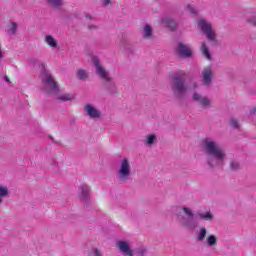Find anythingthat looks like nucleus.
Instances as JSON below:
<instances>
[{
	"instance_id": "1",
	"label": "nucleus",
	"mask_w": 256,
	"mask_h": 256,
	"mask_svg": "<svg viewBox=\"0 0 256 256\" xmlns=\"http://www.w3.org/2000/svg\"><path fill=\"white\" fill-rule=\"evenodd\" d=\"M201 147L204 151V155L206 156V164L209 169H215L225 165V158L227 157V154L217 141L213 140V138L206 137L202 140Z\"/></svg>"
},
{
	"instance_id": "2",
	"label": "nucleus",
	"mask_w": 256,
	"mask_h": 256,
	"mask_svg": "<svg viewBox=\"0 0 256 256\" xmlns=\"http://www.w3.org/2000/svg\"><path fill=\"white\" fill-rule=\"evenodd\" d=\"M170 89L176 101H185L187 99V91H189L187 74L185 72H174L170 76Z\"/></svg>"
},
{
	"instance_id": "3",
	"label": "nucleus",
	"mask_w": 256,
	"mask_h": 256,
	"mask_svg": "<svg viewBox=\"0 0 256 256\" xmlns=\"http://www.w3.org/2000/svg\"><path fill=\"white\" fill-rule=\"evenodd\" d=\"M91 63L93 67L96 69V74H98L101 79H103V87L108 95H119V89L117 88V83L111 76H109V72L103 68L101 64V59L99 56H91Z\"/></svg>"
},
{
	"instance_id": "4",
	"label": "nucleus",
	"mask_w": 256,
	"mask_h": 256,
	"mask_svg": "<svg viewBox=\"0 0 256 256\" xmlns=\"http://www.w3.org/2000/svg\"><path fill=\"white\" fill-rule=\"evenodd\" d=\"M174 215L176 216V221L181 225V227L192 230L197 228L195 213H193L191 208L183 206L182 209H176L174 211Z\"/></svg>"
},
{
	"instance_id": "5",
	"label": "nucleus",
	"mask_w": 256,
	"mask_h": 256,
	"mask_svg": "<svg viewBox=\"0 0 256 256\" xmlns=\"http://www.w3.org/2000/svg\"><path fill=\"white\" fill-rule=\"evenodd\" d=\"M46 65L45 63H42L39 65V70H40V79L46 87L48 93H51L52 95H59V85H57V82L53 79V76L49 74L47 71V68H45Z\"/></svg>"
},
{
	"instance_id": "6",
	"label": "nucleus",
	"mask_w": 256,
	"mask_h": 256,
	"mask_svg": "<svg viewBox=\"0 0 256 256\" xmlns=\"http://www.w3.org/2000/svg\"><path fill=\"white\" fill-rule=\"evenodd\" d=\"M198 27L206 35V39L211 43L212 47H217L219 41L217 40V34L213 31V26L211 23L207 22L205 19H200L198 21Z\"/></svg>"
},
{
	"instance_id": "7",
	"label": "nucleus",
	"mask_w": 256,
	"mask_h": 256,
	"mask_svg": "<svg viewBox=\"0 0 256 256\" xmlns=\"http://www.w3.org/2000/svg\"><path fill=\"white\" fill-rule=\"evenodd\" d=\"M117 177L122 183H127L131 178V162L127 158L120 161Z\"/></svg>"
},
{
	"instance_id": "8",
	"label": "nucleus",
	"mask_w": 256,
	"mask_h": 256,
	"mask_svg": "<svg viewBox=\"0 0 256 256\" xmlns=\"http://www.w3.org/2000/svg\"><path fill=\"white\" fill-rule=\"evenodd\" d=\"M175 51L181 59H191L193 57V51L183 42H178Z\"/></svg>"
},
{
	"instance_id": "9",
	"label": "nucleus",
	"mask_w": 256,
	"mask_h": 256,
	"mask_svg": "<svg viewBox=\"0 0 256 256\" xmlns=\"http://www.w3.org/2000/svg\"><path fill=\"white\" fill-rule=\"evenodd\" d=\"M193 103H198L202 109H209L211 107V101L207 97L201 96L198 92L192 94Z\"/></svg>"
},
{
	"instance_id": "10",
	"label": "nucleus",
	"mask_w": 256,
	"mask_h": 256,
	"mask_svg": "<svg viewBox=\"0 0 256 256\" xmlns=\"http://www.w3.org/2000/svg\"><path fill=\"white\" fill-rule=\"evenodd\" d=\"M78 189L80 191V200L84 202V205H89V201H91V188L87 184H83Z\"/></svg>"
},
{
	"instance_id": "11",
	"label": "nucleus",
	"mask_w": 256,
	"mask_h": 256,
	"mask_svg": "<svg viewBox=\"0 0 256 256\" xmlns=\"http://www.w3.org/2000/svg\"><path fill=\"white\" fill-rule=\"evenodd\" d=\"M213 68L211 66H207L203 69L202 72V83L206 87L213 83Z\"/></svg>"
},
{
	"instance_id": "12",
	"label": "nucleus",
	"mask_w": 256,
	"mask_h": 256,
	"mask_svg": "<svg viewBox=\"0 0 256 256\" xmlns=\"http://www.w3.org/2000/svg\"><path fill=\"white\" fill-rule=\"evenodd\" d=\"M84 111H86V115L90 117V119H101V111L97 110L92 104H86L84 106Z\"/></svg>"
},
{
	"instance_id": "13",
	"label": "nucleus",
	"mask_w": 256,
	"mask_h": 256,
	"mask_svg": "<svg viewBox=\"0 0 256 256\" xmlns=\"http://www.w3.org/2000/svg\"><path fill=\"white\" fill-rule=\"evenodd\" d=\"M117 247L120 249L121 253L125 256H134L135 252L129 246V243L126 241H119L117 242Z\"/></svg>"
},
{
	"instance_id": "14",
	"label": "nucleus",
	"mask_w": 256,
	"mask_h": 256,
	"mask_svg": "<svg viewBox=\"0 0 256 256\" xmlns=\"http://www.w3.org/2000/svg\"><path fill=\"white\" fill-rule=\"evenodd\" d=\"M162 23L165 27L170 29V31H177V27H179V23H177L175 19L169 16L162 18Z\"/></svg>"
},
{
	"instance_id": "15",
	"label": "nucleus",
	"mask_w": 256,
	"mask_h": 256,
	"mask_svg": "<svg viewBox=\"0 0 256 256\" xmlns=\"http://www.w3.org/2000/svg\"><path fill=\"white\" fill-rule=\"evenodd\" d=\"M201 51L204 57L208 59V61H213V56L211 55V52L209 51V47H207V44L205 42H202L201 44Z\"/></svg>"
},
{
	"instance_id": "16",
	"label": "nucleus",
	"mask_w": 256,
	"mask_h": 256,
	"mask_svg": "<svg viewBox=\"0 0 256 256\" xmlns=\"http://www.w3.org/2000/svg\"><path fill=\"white\" fill-rule=\"evenodd\" d=\"M144 39H151L153 37V28L149 24H145L143 28Z\"/></svg>"
},
{
	"instance_id": "17",
	"label": "nucleus",
	"mask_w": 256,
	"mask_h": 256,
	"mask_svg": "<svg viewBox=\"0 0 256 256\" xmlns=\"http://www.w3.org/2000/svg\"><path fill=\"white\" fill-rule=\"evenodd\" d=\"M230 171L237 172L241 170V162L239 160H230L229 162Z\"/></svg>"
},
{
	"instance_id": "18",
	"label": "nucleus",
	"mask_w": 256,
	"mask_h": 256,
	"mask_svg": "<svg viewBox=\"0 0 256 256\" xmlns=\"http://www.w3.org/2000/svg\"><path fill=\"white\" fill-rule=\"evenodd\" d=\"M9 197V188L6 186H0V205H3V199Z\"/></svg>"
},
{
	"instance_id": "19",
	"label": "nucleus",
	"mask_w": 256,
	"mask_h": 256,
	"mask_svg": "<svg viewBox=\"0 0 256 256\" xmlns=\"http://www.w3.org/2000/svg\"><path fill=\"white\" fill-rule=\"evenodd\" d=\"M198 217L203 221H213L215 219V216L211 212L198 213Z\"/></svg>"
},
{
	"instance_id": "20",
	"label": "nucleus",
	"mask_w": 256,
	"mask_h": 256,
	"mask_svg": "<svg viewBox=\"0 0 256 256\" xmlns=\"http://www.w3.org/2000/svg\"><path fill=\"white\" fill-rule=\"evenodd\" d=\"M45 41L47 43V45H49V47H57V45H59V43L57 42V40L55 38H53V36L51 35H47L45 37Z\"/></svg>"
},
{
	"instance_id": "21",
	"label": "nucleus",
	"mask_w": 256,
	"mask_h": 256,
	"mask_svg": "<svg viewBox=\"0 0 256 256\" xmlns=\"http://www.w3.org/2000/svg\"><path fill=\"white\" fill-rule=\"evenodd\" d=\"M157 141V136L155 134H150L146 137L144 140L145 145H149L150 147L152 145H155V142Z\"/></svg>"
},
{
	"instance_id": "22",
	"label": "nucleus",
	"mask_w": 256,
	"mask_h": 256,
	"mask_svg": "<svg viewBox=\"0 0 256 256\" xmlns=\"http://www.w3.org/2000/svg\"><path fill=\"white\" fill-rule=\"evenodd\" d=\"M206 244L208 247H215L217 245V236L211 234L206 238Z\"/></svg>"
},
{
	"instance_id": "23",
	"label": "nucleus",
	"mask_w": 256,
	"mask_h": 256,
	"mask_svg": "<svg viewBox=\"0 0 256 256\" xmlns=\"http://www.w3.org/2000/svg\"><path fill=\"white\" fill-rule=\"evenodd\" d=\"M76 75L80 81H85V79H89V74H87V71L85 69H79Z\"/></svg>"
},
{
	"instance_id": "24",
	"label": "nucleus",
	"mask_w": 256,
	"mask_h": 256,
	"mask_svg": "<svg viewBox=\"0 0 256 256\" xmlns=\"http://www.w3.org/2000/svg\"><path fill=\"white\" fill-rule=\"evenodd\" d=\"M58 101L65 102V101H75V95L73 94H64L58 97Z\"/></svg>"
},
{
	"instance_id": "25",
	"label": "nucleus",
	"mask_w": 256,
	"mask_h": 256,
	"mask_svg": "<svg viewBox=\"0 0 256 256\" xmlns=\"http://www.w3.org/2000/svg\"><path fill=\"white\" fill-rule=\"evenodd\" d=\"M46 3H48V5H51V7H54L55 9H59V7L63 5V0H46Z\"/></svg>"
},
{
	"instance_id": "26",
	"label": "nucleus",
	"mask_w": 256,
	"mask_h": 256,
	"mask_svg": "<svg viewBox=\"0 0 256 256\" xmlns=\"http://www.w3.org/2000/svg\"><path fill=\"white\" fill-rule=\"evenodd\" d=\"M205 237H207V228L202 227L197 234V241H204Z\"/></svg>"
},
{
	"instance_id": "27",
	"label": "nucleus",
	"mask_w": 256,
	"mask_h": 256,
	"mask_svg": "<svg viewBox=\"0 0 256 256\" xmlns=\"http://www.w3.org/2000/svg\"><path fill=\"white\" fill-rule=\"evenodd\" d=\"M88 256H103V252L99 248L94 247L88 252Z\"/></svg>"
},
{
	"instance_id": "28",
	"label": "nucleus",
	"mask_w": 256,
	"mask_h": 256,
	"mask_svg": "<svg viewBox=\"0 0 256 256\" xmlns=\"http://www.w3.org/2000/svg\"><path fill=\"white\" fill-rule=\"evenodd\" d=\"M230 126H232L233 129H240L241 125L239 124V120L235 118H231L230 121Z\"/></svg>"
},
{
	"instance_id": "29",
	"label": "nucleus",
	"mask_w": 256,
	"mask_h": 256,
	"mask_svg": "<svg viewBox=\"0 0 256 256\" xmlns=\"http://www.w3.org/2000/svg\"><path fill=\"white\" fill-rule=\"evenodd\" d=\"M8 33L10 35H15V33H17V23L11 22V26L10 29L8 30Z\"/></svg>"
},
{
	"instance_id": "30",
	"label": "nucleus",
	"mask_w": 256,
	"mask_h": 256,
	"mask_svg": "<svg viewBox=\"0 0 256 256\" xmlns=\"http://www.w3.org/2000/svg\"><path fill=\"white\" fill-rule=\"evenodd\" d=\"M186 11H188V13H191L192 15H197V9L194 8L191 4L187 5Z\"/></svg>"
},
{
	"instance_id": "31",
	"label": "nucleus",
	"mask_w": 256,
	"mask_h": 256,
	"mask_svg": "<svg viewBox=\"0 0 256 256\" xmlns=\"http://www.w3.org/2000/svg\"><path fill=\"white\" fill-rule=\"evenodd\" d=\"M124 47H125L128 55H133V48H131V45L124 43Z\"/></svg>"
},
{
	"instance_id": "32",
	"label": "nucleus",
	"mask_w": 256,
	"mask_h": 256,
	"mask_svg": "<svg viewBox=\"0 0 256 256\" xmlns=\"http://www.w3.org/2000/svg\"><path fill=\"white\" fill-rule=\"evenodd\" d=\"M247 22L250 23V25H253L254 27H256V16L248 18Z\"/></svg>"
},
{
	"instance_id": "33",
	"label": "nucleus",
	"mask_w": 256,
	"mask_h": 256,
	"mask_svg": "<svg viewBox=\"0 0 256 256\" xmlns=\"http://www.w3.org/2000/svg\"><path fill=\"white\" fill-rule=\"evenodd\" d=\"M145 253H147V248H145V247L139 248L138 254L140 256H145Z\"/></svg>"
},
{
	"instance_id": "34",
	"label": "nucleus",
	"mask_w": 256,
	"mask_h": 256,
	"mask_svg": "<svg viewBox=\"0 0 256 256\" xmlns=\"http://www.w3.org/2000/svg\"><path fill=\"white\" fill-rule=\"evenodd\" d=\"M87 28L89 29V31H92V29L94 31H97V29H99V26H97V25H88Z\"/></svg>"
},
{
	"instance_id": "35",
	"label": "nucleus",
	"mask_w": 256,
	"mask_h": 256,
	"mask_svg": "<svg viewBox=\"0 0 256 256\" xmlns=\"http://www.w3.org/2000/svg\"><path fill=\"white\" fill-rule=\"evenodd\" d=\"M48 139H51V141H53V143L55 144V145H59V141H57V140H55V138H53V136L52 135H48Z\"/></svg>"
},
{
	"instance_id": "36",
	"label": "nucleus",
	"mask_w": 256,
	"mask_h": 256,
	"mask_svg": "<svg viewBox=\"0 0 256 256\" xmlns=\"http://www.w3.org/2000/svg\"><path fill=\"white\" fill-rule=\"evenodd\" d=\"M30 63L37 65V63H39V60L37 58H32V59H30Z\"/></svg>"
},
{
	"instance_id": "37",
	"label": "nucleus",
	"mask_w": 256,
	"mask_h": 256,
	"mask_svg": "<svg viewBox=\"0 0 256 256\" xmlns=\"http://www.w3.org/2000/svg\"><path fill=\"white\" fill-rule=\"evenodd\" d=\"M249 115H256V108H251Z\"/></svg>"
},
{
	"instance_id": "38",
	"label": "nucleus",
	"mask_w": 256,
	"mask_h": 256,
	"mask_svg": "<svg viewBox=\"0 0 256 256\" xmlns=\"http://www.w3.org/2000/svg\"><path fill=\"white\" fill-rule=\"evenodd\" d=\"M110 3H111V0H104L103 1L104 7H107V5H110Z\"/></svg>"
},
{
	"instance_id": "39",
	"label": "nucleus",
	"mask_w": 256,
	"mask_h": 256,
	"mask_svg": "<svg viewBox=\"0 0 256 256\" xmlns=\"http://www.w3.org/2000/svg\"><path fill=\"white\" fill-rule=\"evenodd\" d=\"M4 81H6V83H11V80H9L8 76H4Z\"/></svg>"
},
{
	"instance_id": "40",
	"label": "nucleus",
	"mask_w": 256,
	"mask_h": 256,
	"mask_svg": "<svg viewBox=\"0 0 256 256\" xmlns=\"http://www.w3.org/2000/svg\"><path fill=\"white\" fill-rule=\"evenodd\" d=\"M86 19H93V16L91 14H86Z\"/></svg>"
},
{
	"instance_id": "41",
	"label": "nucleus",
	"mask_w": 256,
	"mask_h": 256,
	"mask_svg": "<svg viewBox=\"0 0 256 256\" xmlns=\"http://www.w3.org/2000/svg\"><path fill=\"white\" fill-rule=\"evenodd\" d=\"M3 59V50L0 48V60Z\"/></svg>"
}]
</instances>
